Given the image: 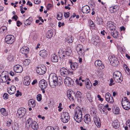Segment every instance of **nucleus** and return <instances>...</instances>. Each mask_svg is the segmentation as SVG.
I'll return each instance as SVG.
<instances>
[{"instance_id":"obj_53","label":"nucleus","mask_w":130,"mask_h":130,"mask_svg":"<svg viewBox=\"0 0 130 130\" xmlns=\"http://www.w3.org/2000/svg\"><path fill=\"white\" fill-rule=\"evenodd\" d=\"M53 5L50 4H48L47 6V9L48 10H50L51 8L53 7Z\"/></svg>"},{"instance_id":"obj_18","label":"nucleus","mask_w":130,"mask_h":130,"mask_svg":"<svg viewBox=\"0 0 130 130\" xmlns=\"http://www.w3.org/2000/svg\"><path fill=\"white\" fill-rule=\"evenodd\" d=\"M60 72L61 74L63 76L68 75L69 74V72L66 68L63 67L60 69Z\"/></svg>"},{"instance_id":"obj_61","label":"nucleus","mask_w":130,"mask_h":130,"mask_svg":"<svg viewBox=\"0 0 130 130\" xmlns=\"http://www.w3.org/2000/svg\"><path fill=\"white\" fill-rule=\"evenodd\" d=\"M12 122L11 121H7L6 122V124H7V125L8 126H9L11 124Z\"/></svg>"},{"instance_id":"obj_2","label":"nucleus","mask_w":130,"mask_h":130,"mask_svg":"<svg viewBox=\"0 0 130 130\" xmlns=\"http://www.w3.org/2000/svg\"><path fill=\"white\" fill-rule=\"evenodd\" d=\"M82 111L80 108H77L75 112V115L74 116V120L77 122L80 123L81 122L82 120Z\"/></svg>"},{"instance_id":"obj_16","label":"nucleus","mask_w":130,"mask_h":130,"mask_svg":"<svg viewBox=\"0 0 130 130\" xmlns=\"http://www.w3.org/2000/svg\"><path fill=\"white\" fill-rule=\"evenodd\" d=\"M13 69L15 72L20 73L22 71L23 68L21 66L18 64L16 65L14 67Z\"/></svg>"},{"instance_id":"obj_39","label":"nucleus","mask_w":130,"mask_h":130,"mask_svg":"<svg viewBox=\"0 0 130 130\" xmlns=\"http://www.w3.org/2000/svg\"><path fill=\"white\" fill-rule=\"evenodd\" d=\"M113 23L112 21H109L107 23V26L109 27H112L113 26Z\"/></svg>"},{"instance_id":"obj_13","label":"nucleus","mask_w":130,"mask_h":130,"mask_svg":"<svg viewBox=\"0 0 130 130\" xmlns=\"http://www.w3.org/2000/svg\"><path fill=\"white\" fill-rule=\"evenodd\" d=\"M95 64L97 67L101 70L105 68L104 64L100 60H96L95 62Z\"/></svg>"},{"instance_id":"obj_4","label":"nucleus","mask_w":130,"mask_h":130,"mask_svg":"<svg viewBox=\"0 0 130 130\" xmlns=\"http://www.w3.org/2000/svg\"><path fill=\"white\" fill-rule=\"evenodd\" d=\"M122 107L125 110H128L130 108V103L126 97L123 99L121 101Z\"/></svg>"},{"instance_id":"obj_54","label":"nucleus","mask_w":130,"mask_h":130,"mask_svg":"<svg viewBox=\"0 0 130 130\" xmlns=\"http://www.w3.org/2000/svg\"><path fill=\"white\" fill-rule=\"evenodd\" d=\"M69 14L70 13L69 12H65L64 14V17L66 18H68L69 17Z\"/></svg>"},{"instance_id":"obj_15","label":"nucleus","mask_w":130,"mask_h":130,"mask_svg":"<svg viewBox=\"0 0 130 130\" xmlns=\"http://www.w3.org/2000/svg\"><path fill=\"white\" fill-rule=\"evenodd\" d=\"M76 50L79 55H81L84 53L83 47L81 44H78L76 46Z\"/></svg>"},{"instance_id":"obj_8","label":"nucleus","mask_w":130,"mask_h":130,"mask_svg":"<svg viewBox=\"0 0 130 130\" xmlns=\"http://www.w3.org/2000/svg\"><path fill=\"white\" fill-rule=\"evenodd\" d=\"M14 41V37L11 35H8L6 36L5 39V42L8 44H11Z\"/></svg>"},{"instance_id":"obj_59","label":"nucleus","mask_w":130,"mask_h":130,"mask_svg":"<svg viewBox=\"0 0 130 130\" xmlns=\"http://www.w3.org/2000/svg\"><path fill=\"white\" fill-rule=\"evenodd\" d=\"M125 70L126 72H127V71L128 72H129L130 71V70L126 66V67H125Z\"/></svg>"},{"instance_id":"obj_14","label":"nucleus","mask_w":130,"mask_h":130,"mask_svg":"<svg viewBox=\"0 0 130 130\" xmlns=\"http://www.w3.org/2000/svg\"><path fill=\"white\" fill-rule=\"evenodd\" d=\"M62 121L64 123L68 122L70 119V117L68 112L63 113L62 117Z\"/></svg>"},{"instance_id":"obj_36","label":"nucleus","mask_w":130,"mask_h":130,"mask_svg":"<svg viewBox=\"0 0 130 130\" xmlns=\"http://www.w3.org/2000/svg\"><path fill=\"white\" fill-rule=\"evenodd\" d=\"M63 15L61 13L59 12L57 13V19L58 20H61L63 18Z\"/></svg>"},{"instance_id":"obj_21","label":"nucleus","mask_w":130,"mask_h":130,"mask_svg":"<svg viewBox=\"0 0 130 130\" xmlns=\"http://www.w3.org/2000/svg\"><path fill=\"white\" fill-rule=\"evenodd\" d=\"M29 51V49L27 46H24L21 48L20 52L22 54L26 55L28 53Z\"/></svg>"},{"instance_id":"obj_45","label":"nucleus","mask_w":130,"mask_h":130,"mask_svg":"<svg viewBox=\"0 0 130 130\" xmlns=\"http://www.w3.org/2000/svg\"><path fill=\"white\" fill-rule=\"evenodd\" d=\"M107 101L111 104L112 103L114 102V100L112 96H110V99H109Z\"/></svg>"},{"instance_id":"obj_29","label":"nucleus","mask_w":130,"mask_h":130,"mask_svg":"<svg viewBox=\"0 0 130 130\" xmlns=\"http://www.w3.org/2000/svg\"><path fill=\"white\" fill-rule=\"evenodd\" d=\"M30 80L29 79V77L27 76L24 80L23 82L24 85L26 86H28L30 84Z\"/></svg>"},{"instance_id":"obj_57","label":"nucleus","mask_w":130,"mask_h":130,"mask_svg":"<svg viewBox=\"0 0 130 130\" xmlns=\"http://www.w3.org/2000/svg\"><path fill=\"white\" fill-rule=\"evenodd\" d=\"M64 23H61V22H58V26L59 27H61V26H63L64 25Z\"/></svg>"},{"instance_id":"obj_25","label":"nucleus","mask_w":130,"mask_h":130,"mask_svg":"<svg viewBox=\"0 0 130 130\" xmlns=\"http://www.w3.org/2000/svg\"><path fill=\"white\" fill-rule=\"evenodd\" d=\"M65 53L66 52H64L62 50H60L58 52L60 57V58L61 57L62 59H64L66 56Z\"/></svg>"},{"instance_id":"obj_58","label":"nucleus","mask_w":130,"mask_h":130,"mask_svg":"<svg viewBox=\"0 0 130 130\" xmlns=\"http://www.w3.org/2000/svg\"><path fill=\"white\" fill-rule=\"evenodd\" d=\"M17 26L19 27L20 25L22 24V23L20 22V21H18L17 22Z\"/></svg>"},{"instance_id":"obj_52","label":"nucleus","mask_w":130,"mask_h":130,"mask_svg":"<svg viewBox=\"0 0 130 130\" xmlns=\"http://www.w3.org/2000/svg\"><path fill=\"white\" fill-rule=\"evenodd\" d=\"M70 52L71 51L70 50L68 51H66L65 55L66 56H70Z\"/></svg>"},{"instance_id":"obj_9","label":"nucleus","mask_w":130,"mask_h":130,"mask_svg":"<svg viewBox=\"0 0 130 130\" xmlns=\"http://www.w3.org/2000/svg\"><path fill=\"white\" fill-rule=\"evenodd\" d=\"M46 67L45 66H40L39 67H37L36 72L39 75L44 74L46 71Z\"/></svg>"},{"instance_id":"obj_22","label":"nucleus","mask_w":130,"mask_h":130,"mask_svg":"<svg viewBox=\"0 0 130 130\" xmlns=\"http://www.w3.org/2000/svg\"><path fill=\"white\" fill-rule=\"evenodd\" d=\"M63 83V82L62 81L61 78L59 77L58 78L57 80H56L55 82L54 83V87H52V88H54L55 86L57 85L60 86Z\"/></svg>"},{"instance_id":"obj_37","label":"nucleus","mask_w":130,"mask_h":130,"mask_svg":"<svg viewBox=\"0 0 130 130\" xmlns=\"http://www.w3.org/2000/svg\"><path fill=\"white\" fill-rule=\"evenodd\" d=\"M119 109L118 107H115L113 109V112L116 114H118L119 113Z\"/></svg>"},{"instance_id":"obj_43","label":"nucleus","mask_w":130,"mask_h":130,"mask_svg":"<svg viewBox=\"0 0 130 130\" xmlns=\"http://www.w3.org/2000/svg\"><path fill=\"white\" fill-rule=\"evenodd\" d=\"M88 80H86L85 81V84L86 85V87L88 89H89L90 88V86H89L90 85V83L88 82Z\"/></svg>"},{"instance_id":"obj_23","label":"nucleus","mask_w":130,"mask_h":130,"mask_svg":"<svg viewBox=\"0 0 130 130\" xmlns=\"http://www.w3.org/2000/svg\"><path fill=\"white\" fill-rule=\"evenodd\" d=\"M84 120L87 124H89L90 123L91 120L90 115L88 114L84 116Z\"/></svg>"},{"instance_id":"obj_55","label":"nucleus","mask_w":130,"mask_h":130,"mask_svg":"<svg viewBox=\"0 0 130 130\" xmlns=\"http://www.w3.org/2000/svg\"><path fill=\"white\" fill-rule=\"evenodd\" d=\"M8 95L7 93H4L3 95V97L4 99H7L8 98Z\"/></svg>"},{"instance_id":"obj_27","label":"nucleus","mask_w":130,"mask_h":130,"mask_svg":"<svg viewBox=\"0 0 130 130\" xmlns=\"http://www.w3.org/2000/svg\"><path fill=\"white\" fill-rule=\"evenodd\" d=\"M36 105L35 101L33 99L30 100L28 102V106L32 108L35 107Z\"/></svg>"},{"instance_id":"obj_38","label":"nucleus","mask_w":130,"mask_h":130,"mask_svg":"<svg viewBox=\"0 0 130 130\" xmlns=\"http://www.w3.org/2000/svg\"><path fill=\"white\" fill-rule=\"evenodd\" d=\"M76 96L77 98H78L79 99L81 100L82 98V93L79 91H77L76 93Z\"/></svg>"},{"instance_id":"obj_6","label":"nucleus","mask_w":130,"mask_h":130,"mask_svg":"<svg viewBox=\"0 0 130 130\" xmlns=\"http://www.w3.org/2000/svg\"><path fill=\"white\" fill-rule=\"evenodd\" d=\"M109 60L110 63L113 66H116L119 64L118 59L114 56H111Z\"/></svg>"},{"instance_id":"obj_62","label":"nucleus","mask_w":130,"mask_h":130,"mask_svg":"<svg viewBox=\"0 0 130 130\" xmlns=\"http://www.w3.org/2000/svg\"><path fill=\"white\" fill-rule=\"evenodd\" d=\"M79 39L81 41H83L85 39L83 37L80 36V37Z\"/></svg>"},{"instance_id":"obj_10","label":"nucleus","mask_w":130,"mask_h":130,"mask_svg":"<svg viewBox=\"0 0 130 130\" xmlns=\"http://www.w3.org/2000/svg\"><path fill=\"white\" fill-rule=\"evenodd\" d=\"M26 112L25 109L24 108L21 107L18 110L16 115L18 117L22 118L25 115Z\"/></svg>"},{"instance_id":"obj_42","label":"nucleus","mask_w":130,"mask_h":130,"mask_svg":"<svg viewBox=\"0 0 130 130\" xmlns=\"http://www.w3.org/2000/svg\"><path fill=\"white\" fill-rule=\"evenodd\" d=\"M111 96V94L109 93H107L105 95V98L106 100L107 101L109 99H110Z\"/></svg>"},{"instance_id":"obj_3","label":"nucleus","mask_w":130,"mask_h":130,"mask_svg":"<svg viewBox=\"0 0 130 130\" xmlns=\"http://www.w3.org/2000/svg\"><path fill=\"white\" fill-rule=\"evenodd\" d=\"M113 77L116 82L121 83L123 80V77L122 74L119 71H116L114 73Z\"/></svg>"},{"instance_id":"obj_49","label":"nucleus","mask_w":130,"mask_h":130,"mask_svg":"<svg viewBox=\"0 0 130 130\" xmlns=\"http://www.w3.org/2000/svg\"><path fill=\"white\" fill-rule=\"evenodd\" d=\"M12 128L14 130H18V127L17 125H14L12 126Z\"/></svg>"},{"instance_id":"obj_17","label":"nucleus","mask_w":130,"mask_h":130,"mask_svg":"<svg viewBox=\"0 0 130 130\" xmlns=\"http://www.w3.org/2000/svg\"><path fill=\"white\" fill-rule=\"evenodd\" d=\"M39 86L42 89H44L47 87V83L46 80L42 79L39 82Z\"/></svg>"},{"instance_id":"obj_31","label":"nucleus","mask_w":130,"mask_h":130,"mask_svg":"<svg viewBox=\"0 0 130 130\" xmlns=\"http://www.w3.org/2000/svg\"><path fill=\"white\" fill-rule=\"evenodd\" d=\"M0 111L1 114L4 116H6L8 115V112L6 111V109L4 108H2Z\"/></svg>"},{"instance_id":"obj_32","label":"nucleus","mask_w":130,"mask_h":130,"mask_svg":"<svg viewBox=\"0 0 130 130\" xmlns=\"http://www.w3.org/2000/svg\"><path fill=\"white\" fill-rule=\"evenodd\" d=\"M32 20L31 18H29L28 19L24 21V23L26 25H29L31 24Z\"/></svg>"},{"instance_id":"obj_19","label":"nucleus","mask_w":130,"mask_h":130,"mask_svg":"<svg viewBox=\"0 0 130 130\" xmlns=\"http://www.w3.org/2000/svg\"><path fill=\"white\" fill-rule=\"evenodd\" d=\"M82 10L83 13H88L90 11V7L87 5H85L82 7Z\"/></svg>"},{"instance_id":"obj_51","label":"nucleus","mask_w":130,"mask_h":130,"mask_svg":"<svg viewBox=\"0 0 130 130\" xmlns=\"http://www.w3.org/2000/svg\"><path fill=\"white\" fill-rule=\"evenodd\" d=\"M45 130H55L54 128L51 126H48L46 128Z\"/></svg>"},{"instance_id":"obj_60","label":"nucleus","mask_w":130,"mask_h":130,"mask_svg":"<svg viewBox=\"0 0 130 130\" xmlns=\"http://www.w3.org/2000/svg\"><path fill=\"white\" fill-rule=\"evenodd\" d=\"M18 18V17L16 15H14L12 18V19H14L15 21H16L17 20Z\"/></svg>"},{"instance_id":"obj_26","label":"nucleus","mask_w":130,"mask_h":130,"mask_svg":"<svg viewBox=\"0 0 130 130\" xmlns=\"http://www.w3.org/2000/svg\"><path fill=\"white\" fill-rule=\"evenodd\" d=\"M47 52L45 50L41 51L39 53L40 55L43 58H45L47 56Z\"/></svg>"},{"instance_id":"obj_41","label":"nucleus","mask_w":130,"mask_h":130,"mask_svg":"<svg viewBox=\"0 0 130 130\" xmlns=\"http://www.w3.org/2000/svg\"><path fill=\"white\" fill-rule=\"evenodd\" d=\"M118 34L116 31H114L112 35L114 38H117L118 36Z\"/></svg>"},{"instance_id":"obj_11","label":"nucleus","mask_w":130,"mask_h":130,"mask_svg":"<svg viewBox=\"0 0 130 130\" xmlns=\"http://www.w3.org/2000/svg\"><path fill=\"white\" fill-rule=\"evenodd\" d=\"M68 97L71 101H74L76 98V94L73 91H68L67 92Z\"/></svg>"},{"instance_id":"obj_12","label":"nucleus","mask_w":130,"mask_h":130,"mask_svg":"<svg viewBox=\"0 0 130 130\" xmlns=\"http://www.w3.org/2000/svg\"><path fill=\"white\" fill-rule=\"evenodd\" d=\"M64 83L66 86L70 87L73 85V82L70 77H67L64 79Z\"/></svg>"},{"instance_id":"obj_46","label":"nucleus","mask_w":130,"mask_h":130,"mask_svg":"<svg viewBox=\"0 0 130 130\" xmlns=\"http://www.w3.org/2000/svg\"><path fill=\"white\" fill-rule=\"evenodd\" d=\"M86 96L87 98L90 102L92 101L91 95L89 93H88L87 94Z\"/></svg>"},{"instance_id":"obj_20","label":"nucleus","mask_w":130,"mask_h":130,"mask_svg":"<svg viewBox=\"0 0 130 130\" xmlns=\"http://www.w3.org/2000/svg\"><path fill=\"white\" fill-rule=\"evenodd\" d=\"M93 120L95 125L98 127H100L101 125V121L100 118L96 117L94 118Z\"/></svg>"},{"instance_id":"obj_1","label":"nucleus","mask_w":130,"mask_h":130,"mask_svg":"<svg viewBox=\"0 0 130 130\" xmlns=\"http://www.w3.org/2000/svg\"><path fill=\"white\" fill-rule=\"evenodd\" d=\"M26 124L27 127H31L34 130H36L38 128V125L37 122L33 120L31 118H29L27 120Z\"/></svg>"},{"instance_id":"obj_50","label":"nucleus","mask_w":130,"mask_h":130,"mask_svg":"<svg viewBox=\"0 0 130 130\" xmlns=\"http://www.w3.org/2000/svg\"><path fill=\"white\" fill-rule=\"evenodd\" d=\"M97 21H98V24H102L103 20L101 18H98L97 19Z\"/></svg>"},{"instance_id":"obj_34","label":"nucleus","mask_w":130,"mask_h":130,"mask_svg":"<svg viewBox=\"0 0 130 130\" xmlns=\"http://www.w3.org/2000/svg\"><path fill=\"white\" fill-rule=\"evenodd\" d=\"M118 9V7L117 6H114L110 8V11L111 13H113L116 12Z\"/></svg>"},{"instance_id":"obj_35","label":"nucleus","mask_w":130,"mask_h":130,"mask_svg":"<svg viewBox=\"0 0 130 130\" xmlns=\"http://www.w3.org/2000/svg\"><path fill=\"white\" fill-rule=\"evenodd\" d=\"M112 125L113 127L115 128H118L119 126V123L117 120H114L112 123Z\"/></svg>"},{"instance_id":"obj_64","label":"nucleus","mask_w":130,"mask_h":130,"mask_svg":"<svg viewBox=\"0 0 130 130\" xmlns=\"http://www.w3.org/2000/svg\"><path fill=\"white\" fill-rule=\"evenodd\" d=\"M34 3L36 4H38L40 3L41 1L38 0H34Z\"/></svg>"},{"instance_id":"obj_63","label":"nucleus","mask_w":130,"mask_h":130,"mask_svg":"<svg viewBox=\"0 0 130 130\" xmlns=\"http://www.w3.org/2000/svg\"><path fill=\"white\" fill-rule=\"evenodd\" d=\"M97 97L99 99V100L101 101H103V99L101 98V96L99 95H97Z\"/></svg>"},{"instance_id":"obj_40","label":"nucleus","mask_w":130,"mask_h":130,"mask_svg":"<svg viewBox=\"0 0 130 130\" xmlns=\"http://www.w3.org/2000/svg\"><path fill=\"white\" fill-rule=\"evenodd\" d=\"M30 61V60L29 59H26L23 62V63L25 65H28L29 64Z\"/></svg>"},{"instance_id":"obj_47","label":"nucleus","mask_w":130,"mask_h":130,"mask_svg":"<svg viewBox=\"0 0 130 130\" xmlns=\"http://www.w3.org/2000/svg\"><path fill=\"white\" fill-rule=\"evenodd\" d=\"M42 96L40 94H39L37 96V100L38 101H40L41 99Z\"/></svg>"},{"instance_id":"obj_56","label":"nucleus","mask_w":130,"mask_h":130,"mask_svg":"<svg viewBox=\"0 0 130 130\" xmlns=\"http://www.w3.org/2000/svg\"><path fill=\"white\" fill-rule=\"evenodd\" d=\"M22 93L20 92L19 90L17 91V93L15 94V95L17 97L19 95H21Z\"/></svg>"},{"instance_id":"obj_48","label":"nucleus","mask_w":130,"mask_h":130,"mask_svg":"<svg viewBox=\"0 0 130 130\" xmlns=\"http://www.w3.org/2000/svg\"><path fill=\"white\" fill-rule=\"evenodd\" d=\"M68 43H71L73 41L72 37L71 36L69 37L67 40Z\"/></svg>"},{"instance_id":"obj_44","label":"nucleus","mask_w":130,"mask_h":130,"mask_svg":"<svg viewBox=\"0 0 130 130\" xmlns=\"http://www.w3.org/2000/svg\"><path fill=\"white\" fill-rule=\"evenodd\" d=\"M8 60L10 61H12L14 59V57L11 55H10L8 57Z\"/></svg>"},{"instance_id":"obj_5","label":"nucleus","mask_w":130,"mask_h":130,"mask_svg":"<svg viewBox=\"0 0 130 130\" xmlns=\"http://www.w3.org/2000/svg\"><path fill=\"white\" fill-rule=\"evenodd\" d=\"M58 77L56 74L54 73H51L49 75V84L51 87H54V83L55 82L57 79Z\"/></svg>"},{"instance_id":"obj_30","label":"nucleus","mask_w":130,"mask_h":130,"mask_svg":"<svg viewBox=\"0 0 130 130\" xmlns=\"http://www.w3.org/2000/svg\"><path fill=\"white\" fill-rule=\"evenodd\" d=\"M51 61L53 62H57L58 60V57L55 54L52 55L51 58Z\"/></svg>"},{"instance_id":"obj_7","label":"nucleus","mask_w":130,"mask_h":130,"mask_svg":"<svg viewBox=\"0 0 130 130\" xmlns=\"http://www.w3.org/2000/svg\"><path fill=\"white\" fill-rule=\"evenodd\" d=\"M8 73L7 71H4L1 74L0 77V82L2 83H5L7 81V77Z\"/></svg>"},{"instance_id":"obj_28","label":"nucleus","mask_w":130,"mask_h":130,"mask_svg":"<svg viewBox=\"0 0 130 130\" xmlns=\"http://www.w3.org/2000/svg\"><path fill=\"white\" fill-rule=\"evenodd\" d=\"M70 67L73 70H76L78 66L77 63L76 62H70Z\"/></svg>"},{"instance_id":"obj_24","label":"nucleus","mask_w":130,"mask_h":130,"mask_svg":"<svg viewBox=\"0 0 130 130\" xmlns=\"http://www.w3.org/2000/svg\"><path fill=\"white\" fill-rule=\"evenodd\" d=\"M16 91L15 87L14 86H12L10 88L9 90H8V92L9 94L11 95L14 94Z\"/></svg>"},{"instance_id":"obj_33","label":"nucleus","mask_w":130,"mask_h":130,"mask_svg":"<svg viewBox=\"0 0 130 130\" xmlns=\"http://www.w3.org/2000/svg\"><path fill=\"white\" fill-rule=\"evenodd\" d=\"M53 35V32L51 30H48L46 34V36L48 38H51Z\"/></svg>"}]
</instances>
